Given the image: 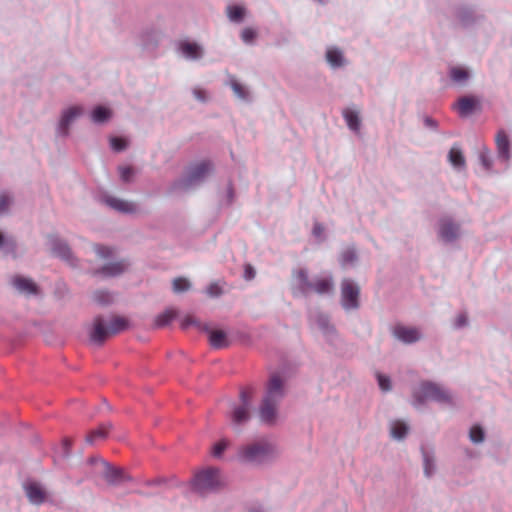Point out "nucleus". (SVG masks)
<instances>
[{"instance_id": "nucleus-6", "label": "nucleus", "mask_w": 512, "mask_h": 512, "mask_svg": "<svg viewBox=\"0 0 512 512\" xmlns=\"http://www.w3.org/2000/svg\"><path fill=\"white\" fill-rule=\"evenodd\" d=\"M272 453V445L261 441L243 447L239 451V458L247 463H260L269 458Z\"/></svg>"}, {"instance_id": "nucleus-36", "label": "nucleus", "mask_w": 512, "mask_h": 512, "mask_svg": "<svg viewBox=\"0 0 512 512\" xmlns=\"http://www.w3.org/2000/svg\"><path fill=\"white\" fill-rule=\"evenodd\" d=\"M231 87L234 91V93L241 99H246L248 96L247 91L245 90L244 86L241 85L239 82L233 80L231 81Z\"/></svg>"}, {"instance_id": "nucleus-27", "label": "nucleus", "mask_w": 512, "mask_h": 512, "mask_svg": "<svg viewBox=\"0 0 512 512\" xmlns=\"http://www.w3.org/2000/svg\"><path fill=\"white\" fill-rule=\"evenodd\" d=\"M408 431V426L403 421H394L391 424V434L396 439H402L405 437Z\"/></svg>"}, {"instance_id": "nucleus-43", "label": "nucleus", "mask_w": 512, "mask_h": 512, "mask_svg": "<svg viewBox=\"0 0 512 512\" xmlns=\"http://www.w3.org/2000/svg\"><path fill=\"white\" fill-rule=\"evenodd\" d=\"M378 384L383 391H389L391 389L390 379L384 375L378 374Z\"/></svg>"}, {"instance_id": "nucleus-25", "label": "nucleus", "mask_w": 512, "mask_h": 512, "mask_svg": "<svg viewBox=\"0 0 512 512\" xmlns=\"http://www.w3.org/2000/svg\"><path fill=\"white\" fill-rule=\"evenodd\" d=\"M450 163L454 167H464L465 166V158L460 149L452 147L449 151L448 155Z\"/></svg>"}, {"instance_id": "nucleus-10", "label": "nucleus", "mask_w": 512, "mask_h": 512, "mask_svg": "<svg viewBox=\"0 0 512 512\" xmlns=\"http://www.w3.org/2000/svg\"><path fill=\"white\" fill-rule=\"evenodd\" d=\"M439 237L445 242H452L460 235V225L450 217H442L439 220Z\"/></svg>"}, {"instance_id": "nucleus-45", "label": "nucleus", "mask_w": 512, "mask_h": 512, "mask_svg": "<svg viewBox=\"0 0 512 512\" xmlns=\"http://www.w3.org/2000/svg\"><path fill=\"white\" fill-rule=\"evenodd\" d=\"M120 177L123 181L128 182L130 181L132 175H133V169L131 167H120L119 168Z\"/></svg>"}, {"instance_id": "nucleus-49", "label": "nucleus", "mask_w": 512, "mask_h": 512, "mask_svg": "<svg viewBox=\"0 0 512 512\" xmlns=\"http://www.w3.org/2000/svg\"><path fill=\"white\" fill-rule=\"evenodd\" d=\"M432 462L430 459L426 456L425 457V463H424V471L427 476H430L432 474Z\"/></svg>"}, {"instance_id": "nucleus-26", "label": "nucleus", "mask_w": 512, "mask_h": 512, "mask_svg": "<svg viewBox=\"0 0 512 512\" xmlns=\"http://www.w3.org/2000/svg\"><path fill=\"white\" fill-rule=\"evenodd\" d=\"M245 8L238 5L228 6L227 15L233 22H241L245 16Z\"/></svg>"}, {"instance_id": "nucleus-28", "label": "nucleus", "mask_w": 512, "mask_h": 512, "mask_svg": "<svg viewBox=\"0 0 512 512\" xmlns=\"http://www.w3.org/2000/svg\"><path fill=\"white\" fill-rule=\"evenodd\" d=\"M53 251L57 256L65 259V260H68V261H70V259L72 257L70 248L65 243H61V242L55 243L53 246Z\"/></svg>"}, {"instance_id": "nucleus-5", "label": "nucleus", "mask_w": 512, "mask_h": 512, "mask_svg": "<svg viewBox=\"0 0 512 512\" xmlns=\"http://www.w3.org/2000/svg\"><path fill=\"white\" fill-rule=\"evenodd\" d=\"M219 470L216 468H207L198 472L193 479V489L203 495L217 489L220 486Z\"/></svg>"}, {"instance_id": "nucleus-14", "label": "nucleus", "mask_w": 512, "mask_h": 512, "mask_svg": "<svg viewBox=\"0 0 512 512\" xmlns=\"http://www.w3.org/2000/svg\"><path fill=\"white\" fill-rule=\"evenodd\" d=\"M83 109L80 106H72L65 110L62 114L60 123H59V131L63 135L68 133L69 125L82 114Z\"/></svg>"}, {"instance_id": "nucleus-52", "label": "nucleus", "mask_w": 512, "mask_h": 512, "mask_svg": "<svg viewBox=\"0 0 512 512\" xmlns=\"http://www.w3.org/2000/svg\"><path fill=\"white\" fill-rule=\"evenodd\" d=\"M345 261H353L355 258V255L353 252H347L344 254Z\"/></svg>"}, {"instance_id": "nucleus-31", "label": "nucleus", "mask_w": 512, "mask_h": 512, "mask_svg": "<svg viewBox=\"0 0 512 512\" xmlns=\"http://www.w3.org/2000/svg\"><path fill=\"white\" fill-rule=\"evenodd\" d=\"M450 77L456 83H463V82H465L468 79L469 74L463 68L453 67L450 70Z\"/></svg>"}, {"instance_id": "nucleus-44", "label": "nucleus", "mask_w": 512, "mask_h": 512, "mask_svg": "<svg viewBox=\"0 0 512 512\" xmlns=\"http://www.w3.org/2000/svg\"><path fill=\"white\" fill-rule=\"evenodd\" d=\"M206 292L211 297H217L222 294V289L217 283H211L207 287Z\"/></svg>"}, {"instance_id": "nucleus-40", "label": "nucleus", "mask_w": 512, "mask_h": 512, "mask_svg": "<svg viewBox=\"0 0 512 512\" xmlns=\"http://www.w3.org/2000/svg\"><path fill=\"white\" fill-rule=\"evenodd\" d=\"M227 446H228V441H226V440H221L218 443H216L212 449L213 456L220 457L222 455V453L224 452V450L227 448Z\"/></svg>"}, {"instance_id": "nucleus-3", "label": "nucleus", "mask_w": 512, "mask_h": 512, "mask_svg": "<svg viewBox=\"0 0 512 512\" xmlns=\"http://www.w3.org/2000/svg\"><path fill=\"white\" fill-rule=\"evenodd\" d=\"M129 326L128 320L124 317H113L108 325H105L101 317H96L93 323V329L90 333V339L96 344H103L110 336L126 330Z\"/></svg>"}, {"instance_id": "nucleus-11", "label": "nucleus", "mask_w": 512, "mask_h": 512, "mask_svg": "<svg viewBox=\"0 0 512 512\" xmlns=\"http://www.w3.org/2000/svg\"><path fill=\"white\" fill-rule=\"evenodd\" d=\"M393 335L398 340H400L406 344H411V343L417 342L421 338V333L417 328L404 326L401 324L394 326Z\"/></svg>"}, {"instance_id": "nucleus-8", "label": "nucleus", "mask_w": 512, "mask_h": 512, "mask_svg": "<svg viewBox=\"0 0 512 512\" xmlns=\"http://www.w3.org/2000/svg\"><path fill=\"white\" fill-rule=\"evenodd\" d=\"M252 389L246 388L240 392L241 403L235 406L231 412V421L235 425L245 423L250 417Z\"/></svg>"}, {"instance_id": "nucleus-50", "label": "nucleus", "mask_w": 512, "mask_h": 512, "mask_svg": "<svg viewBox=\"0 0 512 512\" xmlns=\"http://www.w3.org/2000/svg\"><path fill=\"white\" fill-rule=\"evenodd\" d=\"M244 275H245V278H246L247 280H251L252 278H254V276H255V271H254L253 267H252V266H250V265H247V266L245 267V273H244Z\"/></svg>"}, {"instance_id": "nucleus-38", "label": "nucleus", "mask_w": 512, "mask_h": 512, "mask_svg": "<svg viewBox=\"0 0 512 512\" xmlns=\"http://www.w3.org/2000/svg\"><path fill=\"white\" fill-rule=\"evenodd\" d=\"M479 160H480L482 166L486 170L490 169V167H491V159H490L489 151L487 149H483V150L480 151V153H479Z\"/></svg>"}, {"instance_id": "nucleus-34", "label": "nucleus", "mask_w": 512, "mask_h": 512, "mask_svg": "<svg viewBox=\"0 0 512 512\" xmlns=\"http://www.w3.org/2000/svg\"><path fill=\"white\" fill-rule=\"evenodd\" d=\"M94 300L99 304L105 305L112 301V296L109 292L100 290L94 293Z\"/></svg>"}, {"instance_id": "nucleus-12", "label": "nucleus", "mask_w": 512, "mask_h": 512, "mask_svg": "<svg viewBox=\"0 0 512 512\" xmlns=\"http://www.w3.org/2000/svg\"><path fill=\"white\" fill-rule=\"evenodd\" d=\"M26 496L32 504L40 505L47 499V493L38 482H29L24 486Z\"/></svg>"}, {"instance_id": "nucleus-48", "label": "nucleus", "mask_w": 512, "mask_h": 512, "mask_svg": "<svg viewBox=\"0 0 512 512\" xmlns=\"http://www.w3.org/2000/svg\"><path fill=\"white\" fill-rule=\"evenodd\" d=\"M324 232V227L320 223H315L313 226V234L316 237H321Z\"/></svg>"}, {"instance_id": "nucleus-33", "label": "nucleus", "mask_w": 512, "mask_h": 512, "mask_svg": "<svg viewBox=\"0 0 512 512\" xmlns=\"http://www.w3.org/2000/svg\"><path fill=\"white\" fill-rule=\"evenodd\" d=\"M469 438L473 443H481L484 441L485 433L480 425H473L469 432Z\"/></svg>"}, {"instance_id": "nucleus-39", "label": "nucleus", "mask_w": 512, "mask_h": 512, "mask_svg": "<svg viewBox=\"0 0 512 512\" xmlns=\"http://www.w3.org/2000/svg\"><path fill=\"white\" fill-rule=\"evenodd\" d=\"M95 252L101 258H109L113 255V249L106 246L95 245Z\"/></svg>"}, {"instance_id": "nucleus-37", "label": "nucleus", "mask_w": 512, "mask_h": 512, "mask_svg": "<svg viewBox=\"0 0 512 512\" xmlns=\"http://www.w3.org/2000/svg\"><path fill=\"white\" fill-rule=\"evenodd\" d=\"M256 31L250 27L244 28L241 33V38L245 43H251L256 38Z\"/></svg>"}, {"instance_id": "nucleus-13", "label": "nucleus", "mask_w": 512, "mask_h": 512, "mask_svg": "<svg viewBox=\"0 0 512 512\" xmlns=\"http://www.w3.org/2000/svg\"><path fill=\"white\" fill-rule=\"evenodd\" d=\"M479 105L478 98L474 96H464L459 98L454 108L461 117L470 115Z\"/></svg>"}, {"instance_id": "nucleus-51", "label": "nucleus", "mask_w": 512, "mask_h": 512, "mask_svg": "<svg viewBox=\"0 0 512 512\" xmlns=\"http://www.w3.org/2000/svg\"><path fill=\"white\" fill-rule=\"evenodd\" d=\"M194 95L197 99L204 101L205 100V92L201 89H195Z\"/></svg>"}, {"instance_id": "nucleus-15", "label": "nucleus", "mask_w": 512, "mask_h": 512, "mask_svg": "<svg viewBox=\"0 0 512 512\" xmlns=\"http://www.w3.org/2000/svg\"><path fill=\"white\" fill-rule=\"evenodd\" d=\"M105 203L109 207L123 213H133L136 211V205L134 203L119 198L107 197Z\"/></svg>"}, {"instance_id": "nucleus-35", "label": "nucleus", "mask_w": 512, "mask_h": 512, "mask_svg": "<svg viewBox=\"0 0 512 512\" xmlns=\"http://www.w3.org/2000/svg\"><path fill=\"white\" fill-rule=\"evenodd\" d=\"M111 147L113 150L119 152L127 147V142L124 138L113 137L110 139Z\"/></svg>"}, {"instance_id": "nucleus-2", "label": "nucleus", "mask_w": 512, "mask_h": 512, "mask_svg": "<svg viewBox=\"0 0 512 512\" xmlns=\"http://www.w3.org/2000/svg\"><path fill=\"white\" fill-rule=\"evenodd\" d=\"M295 288L301 294H307L314 291L320 295L329 294L334 290V283L331 276H319L313 281H309L307 271L299 269L294 272Z\"/></svg>"}, {"instance_id": "nucleus-16", "label": "nucleus", "mask_w": 512, "mask_h": 512, "mask_svg": "<svg viewBox=\"0 0 512 512\" xmlns=\"http://www.w3.org/2000/svg\"><path fill=\"white\" fill-rule=\"evenodd\" d=\"M495 141H496L499 157L507 162L509 159V137H508V134L504 130H499L496 135Z\"/></svg>"}, {"instance_id": "nucleus-29", "label": "nucleus", "mask_w": 512, "mask_h": 512, "mask_svg": "<svg viewBox=\"0 0 512 512\" xmlns=\"http://www.w3.org/2000/svg\"><path fill=\"white\" fill-rule=\"evenodd\" d=\"M177 313L173 309H169L164 311L162 314L158 315L156 318V325L159 327L165 326L169 324L175 317Z\"/></svg>"}, {"instance_id": "nucleus-21", "label": "nucleus", "mask_w": 512, "mask_h": 512, "mask_svg": "<svg viewBox=\"0 0 512 512\" xmlns=\"http://www.w3.org/2000/svg\"><path fill=\"white\" fill-rule=\"evenodd\" d=\"M209 342L216 349H221L228 345L226 334L222 330H211L209 332Z\"/></svg>"}, {"instance_id": "nucleus-9", "label": "nucleus", "mask_w": 512, "mask_h": 512, "mask_svg": "<svg viewBox=\"0 0 512 512\" xmlns=\"http://www.w3.org/2000/svg\"><path fill=\"white\" fill-rule=\"evenodd\" d=\"M359 287L351 280L345 279L341 284L342 305L345 309H356L359 306Z\"/></svg>"}, {"instance_id": "nucleus-7", "label": "nucleus", "mask_w": 512, "mask_h": 512, "mask_svg": "<svg viewBox=\"0 0 512 512\" xmlns=\"http://www.w3.org/2000/svg\"><path fill=\"white\" fill-rule=\"evenodd\" d=\"M212 170V166L208 161H202L188 168L183 179L176 183L177 188L187 189L192 185L201 182Z\"/></svg>"}, {"instance_id": "nucleus-32", "label": "nucleus", "mask_w": 512, "mask_h": 512, "mask_svg": "<svg viewBox=\"0 0 512 512\" xmlns=\"http://www.w3.org/2000/svg\"><path fill=\"white\" fill-rule=\"evenodd\" d=\"M190 287L191 284L189 280L183 277L175 278L172 283V288L175 293L188 291Z\"/></svg>"}, {"instance_id": "nucleus-23", "label": "nucleus", "mask_w": 512, "mask_h": 512, "mask_svg": "<svg viewBox=\"0 0 512 512\" xmlns=\"http://www.w3.org/2000/svg\"><path fill=\"white\" fill-rule=\"evenodd\" d=\"M111 110L104 106H97L91 114L92 121L95 123H103L111 117Z\"/></svg>"}, {"instance_id": "nucleus-41", "label": "nucleus", "mask_w": 512, "mask_h": 512, "mask_svg": "<svg viewBox=\"0 0 512 512\" xmlns=\"http://www.w3.org/2000/svg\"><path fill=\"white\" fill-rule=\"evenodd\" d=\"M12 203L11 197L7 194L0 195V214L6 212Z\"/></svg>"}, {"instance_id": "nucleus-18", "label": "nucleus", "mask_w": 512, "mask_h": 512, "mask_svg": "<svg viewBox=\"0 0 512 512\" xmlns=\"http://www.w3.org/2000/svg\"><path fill=\"white\" fill-rule=\"evenodd\" d=\"M111 428V424H101L98 428L95 430H92L87 436H86V442L88 444H95L101 440H104L106 436L108 435Z\"/></svg>"}, {"instance_id": "nucleus-53", "label": "nucleus", "mask_w": 512, "mask_h": 512, "mask_svg": "<svg viewBox=\"0 0 512 512\" xmlns=\"http://www.w3.org/2000/svg\"><path fill=\"white\" fill-rule=\"evenodd\" d=\"M426 123H427L428 125L434 126V122H433V120H432V119H430V118H427V119H426Z\"/></svg>"}, {"instance_id": "nucleus-47", "label": "nucleus", "mask_w": 512, "mask_h": 512, "mask_svg": "<svg viewBox=\"0 0 512 512\" xmlns=\"http://www.w3.org/2000/svg\"><path fill=\"white\" fill-rule=\"evenodd\" d=\"M318 325L321 329L323 330H327L328 329V326H329V321H328V318L324 315H320L318 317Z\"/></svg>"}, {"instance_id": "nucleus-17", "label": "nucleus", "mask_w": 512, "mask_h": 512, "mask_svg": "<svg viewBox=\"0 0 512 512\" xmlns=\"http://www.w3.org/2000/svg\"><path fill=\"white\" fill-rule=\"evenodd\" d=\"M12 283L14 287L20 292L27 294L37 293V285L31 279L16 276L13 278Z\"/></svg>"}, {"instance_id": "nucleus-4", "label": "nucleus", "mask_w": 512, "mask_h": 512, "mask_svg": "<svg viewBox=\"0 0 512 512\" xmlns=\"http://www.w3.org/2000/svg\"><path fill=\"white\" fill-rule=\"evenodd\" d=\"M427 400H433L440 403H449L450 394L433 382H422L413 392V404L415 406L424 404Z\"/></svg>"}, {"instance_id": "nucleus-20", "label": "nucleus", "mask_w": 512, "mask_h": 512, "mask_svg": "<svg viewBox=\"0 0 512 512\" xmlns=\"http://www.w3.org/2000/svg\"><path fill=\"white\" fill-rule=\"evenodd\" d=\"M128 267V263L125 261H119L115 263H109L101 269V273L104 276H118L122 274Z\"/></svg>"}, {"instance_id": "nucleus-46", "label": "nucleus", "mask_w": 512, "mask_h": 512, "mask_svg": "<svg viewBox=\"0 0 512 512\" xmlns=\"http://www.w3.org/2000/svg\"><path fill=\"white\" fill-rule=\"evenodd\" d=\"M467 322H468V319H467L466 314L460 313L459 315H457L454 325L456 328H460V327L465 326L467 324Z\"/></svg>"}, {"instance_id": "nucleus-54", "label": "nucleus", "mask_w": 512, "mask_h": 512, "mask_svg": "<svg viewBox=\"0 0 512 512\" xmlns=\"http://www.w3.org/2000/svg\"><path fill=\"white\" fill-rule=\"evenodd\" d=\"M3 244V235L0 233V246Z\"/></svg>"}, {"instance_id": "nucleus-42", "label": "nucleus", "mask_w": 512, "mask_h": 512, "mask_svg": "<svg viewBox=\"0 0 512 512\" xmlns=\"http://www.w3.org/2000/svg\"><path fill=\"white\" fill-rule=\"evenodd\" d=\"M181 326L183 329H187L190 326H197L200 328V323L195 317L188 315L182 320Z\"/></svg>"}, {"instance_id": "nucleus-19", "label": "nucleus", "mask_w": 512, "mask_h": 512, "mask_svg": "<svg viewBox=\"0 0 512 512\" xmlns=\"http://www.w3.org/2000/svg\"><path fill=\"white\" fill-rule=\"evenodd\" d=\"M104 467V477L110 484H116L124 479V473L121 469L111 467L107 462H101Z\"/></svg>"}, {"instance_id": "nucleus-22", "label": "nucleus", "mask_w": 512, "mask_h": 512, "mask_svg": "<svg viewBox=\"0 0 512 512\" xmlns=\"http://www.w3.org/2000/svg\"><path fill=\"white\" fill-rule=\"evenodd\" d=\"M326 59L332 67H340L344 63L342 52L337 48L328 49Z\"/></svg>"}, {"instance_id": "nucleus-30", "label": "nucleus", "mask_w": 512, "mask_h": 512, "mask_svg": "<svg viewBox=\"0 0 512 512\" xmlns=\"http://www.w3.org/2000/svg\"><path fill=\"white\" fill-rule=\"evenodd\" d=\"M344 117L350 129L354 131H357L359 129L360 120L356 112L347 110L344 112Z\"/></svg>"}, {"instance_id": "nucleus-24", "label": "nucleus", "mask_w": 512, "mask_h": 512, "mask_svg": "<svg viewBox=\"0 0 512 512\" xmlns=\"http://www.w3.org/2000/svg\"><path fill=\"white\" fill-rule=\"evenodd\" d=\"M182 52L190 58L197 59L202 55L201 47L196 43L184 42L181 44Z\"/></svg>"}, {"instance_id": "nucleus-1", "label": "nucleus", "mask_w": 512, "mask_h": 512, "mask_svg": "<svg viewBox=\"0 0 512 512\" xmlns=\"http://www.w3.org/2000/svg\"><path fill=\"white\" fill-rule=\"evenodd\" d=\"M284 396V381L278 374L271 375L267 393L261 404L259 415L262 422L272 425L277 418V405Z\"/></svg>"}]
</instances>
